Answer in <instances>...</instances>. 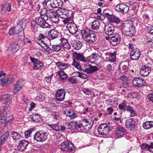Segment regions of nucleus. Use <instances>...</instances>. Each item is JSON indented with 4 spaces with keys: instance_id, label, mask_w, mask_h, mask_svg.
Wrapping results in <instances>:
<instances>
[{
    "instance_id": "nucleus-1",
    "label": "nucleus",
    "mask_w": 153,
    "mask_h": 153,
    "mask_svg": "<svg viewBox=\"0 0 153 153\" xmlns=\"http://www.w3.org/2000/svg\"><path fill=\"white\" fill-rule=\"evenodd\" d=\"M122 31L126 36L132 37L135 32V27L132 22L129 21L126 22L123 25Z\"/></svg>"
},
{
    "instance_id": "nucleus-2",
    "label": "nucleus",
    "mask_w": 153,
    "mask_h": 153,
    "mask_svg": "<svg viewBox=\"0 0 153 153\" xmlns=\"http://www.w3.org/2000/svg\"><path fill=\"white\" fill-rule=\"evenodd\" d=\"M82 38L88 43H91L95 41V34L87 29L82 30L81 31Z\"/></svg>"
},
{
    "instance_id": "nucleus-3",
    "label": "nucleus",
    "mask_w": 153,
    "mask_h": 153,
    "mask_svg": "<svg viewBox=\"0 0 153 153\" xmlns=\"http://www.w3.org/2000/svg\"><path fill=\"white\" fill-rule=\"evenodd\" d=\"M70 11L68 10L62 9L61 10H59L58 15L59 17L62 19V21L65 24H67L69 22L72 21L73 17L72 15H69Z\"/></svg>"
},
{
    "instance_id": "nucleus-4",
    "label": "nucleus",
    "mask_w": 153,
    "mask_h": 153,
    "mask_svg": "<svg viewBox=\"0 0 153 153\" xmlns=\"http://www.w3.org/2000/svg\"><path fill=\"white\" fill-rule=\"evenodd\" d=\"M94 122L91 119H84L82 120L81 124L78 126L86 131H88L91 128Z\"/></svg>"
},
{
    "instance_id": "nucleus-5",
    "label": "nucleus",
    "mask_w": 153,
    "mask_h": 153,
    "mask_svg": "<svg viewBox=\"0 0 153 153\" xmlns=\"http://www.w3.org/2000/svg\"><path fill=\"white\" fill-rule=\"evenodd\" d=\"M48 133L44 131H39L35 134L34 136V139L38 142H43L48 138Z\"/></svg>"
},
{
    "instance_id": "nucleus-6",
    "label": "nucleus",
    "mask_w": 153,
    "mask_h": 153,
    "mask_svg": "<svg viewBox=\"0 0 153 153\" xmlns=\"http://www.w3.org/2000/svg\"><path fill=\"white\" fill-rule=\"evenodd\" d=\"M132 83L134 87L140 88L145 85L146 82L144 79L136 77L132 79Z\"/></svg>"
},
{
    "instance_id": "nucleus-7",
    "label": "nucleus",
    "mask_w": 153,
    "mask_h": 153,
    "mask_svg": "<svg viewBox=\"0 0 153 153\" xmlns=\"http://www.w3.org/2000/svg\"><path fill=\"white\" fill-rule=\"evenodd\" d=\"M23 23V20H21L18 22L17 23V25L14 26L16 29L18 31L19 35V39L20 40H23L25 38V34L24 31V29L23 28L22 25Z\"/></svg>"
},
{
    "instance_id": "nucleus-8",
    "label": "nucleus",
    "mask_w": 153,
    "mask_h": 153,
    "mask_svg": "<svg viewBox=\"0 0 153 153\" xmlns=\"http://www.w3.org/2000/svg\"><path fill=\"white\" fill-rule=\"evenodd\" d=\"M61 146L62 150L68 152L72 151L74 149V145L71 142H64L61 144Z\"/></svg>"
},
{
    "instance_id": "nucleus-9",
    "label": "nucleus",
    "mask_w": 153,
    "mask_h": 153,
    "mask_svg": "<svg viewBox=\"0 0 153 153\" xmlns=\"http://www.w3.org/2000/svg\"><path fill=\"white\" fill-rule=\"evenodd\" d=\"M98 131L99 134L103 135L108 134L110 130L106 124H102L98 127Z\"/></svg>"
},
{
    "instance_id": "nucleus-10",
    "label": "nucleus",
    "mask_w": 153,
    "mask_h": 153,
    "mask_svg": "<svg viewBox=\"0 0 153 153\" xmlns=\"http://www.w3.org/2000/svg\"><path fill=\"white\" fill-rule=\"evenodd\" d=\"M140 54L141 52L140 50L136 48L131 50L130 56L132 60H137L140 58Z\"/></svg>"
},
{
    "instance_id": "nucleus-11",
    "label": "nucleus",
    "mask_w": 153,
    "mask_h": 153,
    "mask_svg": "<svg viewBox=\"0 0 153 153\" xmlns=\"http://www.w3.org/2000/svg\"><path fill=\"white\" fill-rule=\"evenodd\" d=\"M65 93V90L64 89H61L58 90L55 94L57 100L59 101H62L64 100Z\"/></svg>"
},
{
    "instance_id": "nucleus-12",
    "label": "nucleus",
    "mask_w": 153,
    "mask_h": 153,
    "mask_svg": "<svg viewBox=\"0 0 153 153\" xmlns=\"http://www.w3.org/2000/svg\"><path fill=\"white\" fill-rule=\"evenodd\" d=\"M73 19L70 22H68L67 24V27L70 33L74 34L77 31V28L76 25L73 22Z\"/></svg>"
},
{
    "instance_id": "nucleus-13",
    "label": "nucleus",
    "mask_w": 153,
    "mask_h": 153,
    "mask_svg": "<svg viewBox=\"0 0 153 153\" xmlns=\"http://www.w3.org/2000/svg\"><path fill=\"white\" fill-rule=\"evenodd\" d=\"M30 59L32 62L34 64L33 67V69L37 70L41 69L43 67L42 63L39 61L38 59L30 57Z\"/></svg>"
},
{
    "instance_id": "nucleus-14",
    "label": "nucleus",
    "mask_w": 153,
    "mask_h": 153,
    "mask_svg": "<svg viewBox=\"0 0 153 153\" xmlns=\"http://www.w3.org/2000/svg\"><path fill=\"white\" fill-rule=\"evenodd\" d=\"M101 56L97 53H92L88 57V59L89 62L91 63H94L98 62L101 59Z\"/></svg>"
},
{
    "instance_id": "nucleus-15",
    "label": "nucleus",
    "mask_w": 153,
    "mask_h": 153,
    "mask_svg": "<svg viewBox=\"0 0 153 153\" xmlns=\"http://www.w3.org/2000/svg\"><path fill=\"white\" fill-rule=\"evenodd\" d=\"M59 36L58 32L55 29L50 30L48 32L47 38L49 40H52L56 38Z\"/></svg>"
},
{
    "instance_id": "nucleus-16",
    "label": "nucleus",
    "mask_w": 153,
    "mask_h": 153,
    "mask_svg": "<svg viewBox=\"0 0 153 153\" xmlns=\"http://www.w3.org/2000/svg\"><path fill=\"white\" fill-rule=\"evenodd\" d=\"M44 20L43 18L42 17H38L36 19V23L42 28H48L50 25Z\"/></svg>"
},
{
    "instance_id": "nucleus-17",
    "label": "nucleus",
    "mask_w": 153,
    "mask_h": 153,
    "mask_svg": "<svg viewBox=\"0 0 153 153\" xmlns=\"http://www.w3.org/2000/svg\"><path fill=\"white\" fill-rule=\"evenodd\" d=\"M115 10L118 12L126 13L128 11L129 8L126 5L121 4L117 5L115 7Z\"/></svg>"
},
{
    "instance_id": "nucleus-18",
    "label": "nucleus",
    "mask_w": 153,
    "mask_h": 153,
    "mask_svg": "<svg viewBox=\"0 0 153 153\" xmlns=\"http://www.w3.org/2000/svg\"><path fill=\"white\" fill-rule=\"evenodd\" d=\"M28 144V142L25 140H21L19 143L17 148L20 151L25 152L26 150Z\"/></svg>"
},
{
    "instance_id": "nucleus-19",
    "label": "nucleus",
    "mask_w": 153,
    "mask_h": 153,
    "mask_svg": "<svg viewBox=\"0 0 153 153\" xmlns=\"http://www.w3.org/2000/svg\"><path fill=\"white\" fill-rule=\"evenodd\" d=\"M63 1L65 2V0H51L50 5L53 8H57L61 7L63 4Z\"/></svg>"
},
{
    "instance_id": "nucleus-20",
    "label": "nucleus",
    "mask_w": 153,
    "mask_h": 153,
    "mask_svg": "<svg viewBox=\"0 0 153 153\" xmlns=\"http://www.w3.org/2000/svg\"><path fill=\"white\" fill-rule=\"evenodd\" d=\"M135 122L134 119H129L125 122V125L126 127L133 131L135 128Z\"/></svg>"
},
{
    "instance_id": "nucleus-21",
    "label": "nucleus",
    "mask_w": 153,
    "mask_h": 153,
    "mask_svg": "<svg viewBox=\"0 0 153 153\" xmlns=\"http://www.w3.org/2000/svg\"><path fill=\"white\" fill-rule=\"evenodd\" d=\"M120 40V37L118 34H113V36L111 38V42L114 46L119 44Z\"/></svg>"
},
{
    "instance_id": "nucleus-22",
    "label": "nucleus",
    "mask_w": 153,
    "mask_h": 153,
    "mask_svg": "<svg viewBox=\"0 0 153 153\" xmlns=\"http://www.w3.org/2000/svg\"><path fill=\"white\" fill-rule=\"evenodd\" d=\"M150 71L151 69L150 67L143 65L140 70V74L142 76H146L149 74Z\"/></svg>"
},
{
    "instance_id": "nucleus-23",
    "label": "nucleus",
    "mask_w": 153,
    "mask_h": 153,
    "mask_svg": "<svg viewBox=\"0 0 153 153\" xmlns=\"http://www.w3.org/2000/svg\"><path fill=\"white\" fill-rule=\"evenodd\" d=\"M114 27L111 25H105L104 31L107 35L110 36L113 33L114 31Z\"/></svg>"
},
{
    "instance_id": "nucleus-24",
    "label": "nucleus",
    "mask_w": 153,
    "mask_h": 153,
    "mask_svg": "<svg viewBox=\"0 0 153 153\" xmlns=\"http://www.w3.org/2000/svg\"><path fill=\"white\" fill-rule=\"evenodd\" d=\"M51 12L50 11H48L47 9L45 8H44L40 11V14L41 17L43 18V19L45 21H47L48 19V13Z\"/></svg>"
},
{
    "instance_id": "nucleus-25",
    "label": "nucleus",
    "mask_w": 153,
    "mask_h": 153,
    "mask_svg": "<svg viewBox=\"0 0 153 153\" xmlns=\"http://www.w3.org/2000/svg\"><path fill=\"white\" fill-rule=\"evenodd\" d=\"M6 110V109L5 108H3L0 113V121L2 123L7 122L9 121L6 118L7 113Z\"/></svg>"
},
{
    "instance_id": "nucleus-26",
    "label": "nucleus",
    "mask_w": 153,
    "mask_h": 153,
    "mask_svg": "<svg viewBox=\"0 0 153 153\" xmlns=\"http://www.w3.org/2000/svg\"><path fill=\"white\" fill-rule=\"evenodd\" d=\"M49 18L55 24H57L59 22V19L58 16L54 14L53 12H50L48 13Z\"/></svg>"
},
{
    "instance_id": "nucleus-27",
    "label": "nucleus",
    "mask_w": 153,
    "mask_h": 153,
    "mask_svg": "<svg viewBox=\"0 0 153 153\" xmlns=\"http://www.w3.org/2000/svg\"><path fill=\"white\" fill-rule=\"evenodd\" d=\"M141 148L143 150L153 153V142L150 143L149 145L143 144L141 146Z\"/></svg>"
},
{
    "instance_id": "nucleus-28",
    "label": "nucleus",
    "mask_w": 153,
    "mask_h": 153,
    "mask_svg": "<svg viewBox=\"0 0 153 153\" xmlns=\"http://www.w3.org/2000/svg\"><path fill=\"white\" fill-rule=\"evenodd\" d=\"M116 130L117 135L119 137H123L124 135L126 134L125 129L122 127L117 128Z\"/></svg>"
},
{
    "instance_id": "nucleus-29",
    "label": "nucleus",
    "mask_w": 153,
    "mask_h": 153,
    "mask_svg": "<svg viewBox=\"0 0 153 153\" xmlns=\"http://www.w3.org/2000/svg\"><path fill=\"white\" fill-rule=\"evenodd\" d=\"M56 65L58 68L63 70L69 68L70 67V66L68 64L59 62L56 63Z\"/></svg>"
},
{
    "instance_id": "nucleus-30",
    "label": "nucleus",
    "mask_w": 153,
    "mask_h": 153,
    "mask_svg": "<svg viewBox=\"0 0 153 153\" xmlns=\"http://www.w3.org/2000/svg\"><path fill=\"white\" fill-rule=\"evenodd\" d=\"M100 26V22L98 20H96L92 22L91 25L92 29L97 31L99 30Z\"/></svg>"
},
{
    "instance_id": "nucleus-31",
    "label": "nucleus",
    "mask_w": 153,
    "mask_h": 153,
    "mask_svg": "<svg viewBox=\"0 0 153 153\" xmlns=\"http://www.w3.org/2000/svg\"><path fill=\"white\" fill-rule=\"evenodd\" d=\"M22 87L21 82L19 81H17L16 83L14 85L13 88V93L15 94H17L21 89Z\"/></svg>"
},
{
    "instance_id": "nucleus-32",
    "label": "nucleus",
    "mask_w": 153,
    "mask_h": 153,
    "mask_svg": "<svg viewBox=\"0 0 153 153\" xmlns=\"http://www.w3.org/2000/svg\"><path fill=\"white\" fill-rule=\"evenodd\" d=\"M14 80L13 79L8 78H3L1 79V83L3 85H8L13 82Z\"/></svg>"
},
{
    "instance_id": "nucleus-33",
    "label": "nucleus",
    "mask_w": 153,
    "mask_h": 153,
    "mask_svg": "<svg viewBox=\"0 0 153 153\" xmlns=\"http://www.w3.org/2000/svg\"><path fill=\"white\" fill-rule=\"evenodd\" d=\"M62 45L59 44L58 45H52V49H51L49 47H48L47 49L49 52H51V51L52 50H53L57 52L60 51L62 48Z\"/></svg>"
},
{
    "instance_id": "nucleus-34",
    "label": "nucleus",
    "mask_w": 153,
    "mask_h": 153,
    "mask_svg": "<svg viewBox=\"0 0 153 153\" xmlns=\"http://www.w3.org/2000/svg\"><path fill=\"white\" fill-rule=\"evenodd\" d=\"M126 112L129 114L128 116L133 117L136 115V112L135 111L133 108L131 107L130 105L128 106V108Z\"/></svg>"
},
{
    "instance_id": "nucleus-35",
    "label": "nucleus",
    "mask_w": 153,
    "mask_h": 153,
    "mask_svg": "<svg viewBox=\"0 0 153 153\" xmlns=\"http://www.w3.org/2000/svg\"><path fill=\"white\" fill-rule=\"evenodd\" d=\"M11 9V5L8 4H5L2 6L1 13L2 14H4L5 13L6 10L10 11Z\"/></svg>"
},
{
    "instance_id": "nucleus-36",
    "label": "nucleus",
    "mask_w": 153,
    "mask_h": 153,
    "mask_svg": "<svg viewBox=\"0 0 153 153\" xmlns=\"http://www.w3.org/2000/svg\"><path fill=\"white\" fill-rule=\"evenodd\" d=\"M120 71L122 73L127 72L128 70V67L124 62L121 63L119 66Z\"/></svg>"
},
{
    "instance_id": "nucleus-37",
    "label": "nucleus",
    "mask_w": 153,
    "mask_h": 153,
    "mask_svg": "<svg viewBox=\"0 0 153 153\" xmlns=\"http://www.w3.org/2000/svg\"><path fill=\"white\" fill-rule=\"evenodd\" d=\"M74 56L77 60L84 62H86V60L82 54L79 53H75Z\"/></svg>"
},
{
    "instance_id": "nucleus-38",
    "label": "nucleus",
    "mask_w": 153,
    "mask_h": 153,
    "mask_svg": "<svg viewBox=\"0 0 153 153\" xmlns=\"http://www.w3.org/2000/svg\"><path fill=\"white\" fill-rule=\"evenodd\" d=\"M17 41V39L13 40L11 43L12 48L15 52L16 51L19 49V46Z\"/></svg>"
},
{
    "instance_id": "nucleus-39",
    "label": "nucleus",
    "mask_w": 153,
    "mask_h": 153,
    "mask_svg": "<svg viewBox=\"0 0 153 153\" xmlns=\"http://www.w3.org/2000/svg\"><path fill=\"white\" fill-rule=\"evenodd\" d=\"M143 128L146 129H148L153 127V122L152 121H147L143 124Z\"/></svg>"
},
{
    "instance_id": "nucleus-40",
    "label": "nucleus",
    "mask_w": 153,
    "mask_h": 153,
    "mask_svg": "<svg viewBox=\"0 0 153 153\" xmlns=\"http://www.w3.org/2000/svg\"><path fill=\"white\" fill-rule=\"evenodd\" d=\"M9 34L10 35H13L15 34H17L18 35V37L19 39V35L20 34L19 33L18 31L16 29L15 27L14 26L11 28L9 32Z\"/></svg>"
},
{
    "instance_id": "nucleus-41",
    "label": "nucleus",
    "mask_w": 153,
    "mask_h": 153,
    "mask_svg": "<svg viewBox=\"0 0 153 153\" xmlns=\"http://www.w3.org/2000/svg\"><path fill=\"white\" fill-rule=\"evenodd\" d=\"M11 100L10 96L9 94H7L3 96L2 102L4 104H6L10 102Z\"/></svg>"
},
{
    "instance_id": "nucleus-42",
    "label": "nucleus",
    "mask_w": 153,
    "mask_h": 153,
    "mask_svg": "<svg viewBox=\"0 0 153 153\" xmlns=\"http://www.w3.org/2000/svg\"><path fill=\"white\" fill-rule=\"evenodd\" d=\"M116 52H113L110 53L109 54V61L111 62H114L116 60Z\"/></svg>"
},
{
    "instance_id": "nucleus-43",
    "label": "nucleus",
    "mask_w": 153,
    "mask_h": 153,
    "mask_svg": "<svg viewBox=\"0 0 153 153\" xmlns=\"http://www.w3.org/2000/svg\"><path fill=\"white\" fill-rule=\"evenodd\" d=\"M74 48L76 50H79L80 49L82 46V44L79 41L74 42L72 45Z\"/></svg>"
},
{
    "instance_id": "nucleus-44",
    "label": "nucleus",
    "mask_w": 153,
    "mask_h": 153,
    "mask_svg": "<svg viewBox=\"0 0 153 153\" xmlns=\"http://www.w3.org/2000/svg\"><path fill=\"white\" fill-rule=\"evenodd\" d=\"M120 20L115 16L112 15L109 18V21L111 22L119 24L120 22Z\"/></svg>"
},
{
    "instance_id": "nucleus-45",
    "label": "nucleus",
    "mask_w": 153,
    "mask_h": 153,
    "mask_svg": "<svg viewBox=\"0 0 153 153\" xmlns=\"http://www.w3.org/2000/svg\"><path fill=\"white\" fill-rule=\"evenodd\" d=\"M58 74L60 78L62 80H65L67 77V74L63 71H58Z\"/></svg>"
},
{
    "instance_id": "nucleus-46",
    "label": "nucleus",
    "mask_w": 153,
    "mask_h": 153,
    "mask_svg": "<svg viewBox=\"0 0 153 153\" xmlns=\"http://www.w3.org/2000/svg\"><path fill=\"white\" fill-rule=\"evenodd\" d=\"M48 126L54 131H60V129L59 128V126L58 124H53L52 125L48 124Z\"/></svg>"
},
{
    "instance_id": "nucleus-47",
    "label": "nucleus",
    "mask_w": 153,
    "mask_h": 153,
    "mask_svg": "<svg viewBox=\"0 0 153 153\" xmlns=\"http://www.w3.org/2000/svg\"><path fill=\"white\" fill-rule=\"evenodd\" d=\"M12 135L13 138L15 140H18L21 139V135L17 132H13Z\"/></svg>"
},
{
    "instance_id": "nucleus-48",
    "label": "nucleus",
    "mask_w": 153,
    "mask_h": 153,
    "mask_svg": "<svg viewBox=\"0 0 153 153\" xmlns=\"http://www.w3.org/2000/svg\"><path fill=\"white\" fill-rule=\"evenodd\" d=\"M34 128H30L25 132V136L26 138L30 137L32 132L33 131Z\"/></svg>"
},
{
    "instance_id": "nucleus-49",
    "label": "nucleus",
    "mask_w": 153,
    "mask_h": 153,
    "mask_svg": "<svg viewBox=\"0 0 153 153\" xmlns=\"http://www.w3.org/2000/svg\"><path fill=\"white\" fill-rule=\"evenodd\" d=\"M9 136V132H6L1 136L0 137V139L2 140L3 142H4L8 139Z\"/></svg>"
},
{
    "instance_id": "nucleus-50",
    "label": "nucleus",
    "mask_w": 153,
    "mask_h": 153,
    "mask_svg": "<svg viewBox=\"0 0 153 153\" xmlns=\"http://www.w3.org/2000/svg\"><path fill=\"white\" fill-rule=\"evenodd\" d=\"M71 65L74 66L75 67L77 68L79 70H80L81 69L80 65L76 61L75 59H73Z\"/></svg>"
},
{
    "instance_id": "nucleus-51",
    "label": "nucleus",
    "mask_w": 153,
    "mask_h": 153,
    "mask_svg": "<svg viewBox=\"0 0 153 153\" xmlns=\"http://www.w3.org/2000/svg\"><path fill=\"white\" fill-rule=\"evenodd\" d=\"M119 108L120 110L125 111L126 112L128 108V106H127L123 102L119 105Z\"/></svg>"
},
{
    "instance_id": "nucleus-52",
    "label": "nucleus",
    "mask_w": 153,
    "mask_h": 153,
    "mask_svg": "<svg viewBox=\"0 0 153 153\" xmlns=\"http://www.w3.org/2000/svg\"><path fill=\"white\" fill-rule=\"evenodd\" d=\"M77 73L78 74V75H77L78 77L83 78L84 79H87L88 77V76L84 73L79 72H77Z\"/></svg>"
},
{
    "instance_id": "nucleus-53",
    "label": "nucleus",
    "mask_w": 153,
    "mask_h": 153,
    "mask_svg": "<svg viewBox=\"0 0 153 153\" xmlns=\"http://www.w3.org/2000/svg\"><path fill=\"white\" fill-rule=\"evenodd\" d=\"M71 112L68 116L71 119H74L77 117L76 113L74 112L73 110L71 111Z\"/></svg>"
},
{
    "instance_id": "nucleus-54",
    "label": "nucleus",
    "mask_w": 153,
    "mask_h": 153,
    "mask_svg": "<svg viewBox=\"0 0 153 153\" xmlns=\"http://www.w3.org/2000/svg\"><path fill=\"white\" fill-rule=\"evenodd\" d=\"M90 66L92 73H94L99 70V68L96 66H92L91 65H88Z\"/></svg>"
},
{
    "instance_id": "nucleus-55",
    "label": "nucleus",
    "mask_w": 153,
    "mask_h": 153,
    "mask_svg": "<svg viewBox=\"0 0 153 153\" xmlns=\"http://www.w3.org/2000/svg\"><path fill=\"white\" fill-rule=\"evenodd\" d=\"M33 9H34L36 11H39L40 9V6L38 2H36L34 5L33 6Z\"/></svg>"
},
{
    "instance_id": "nucleus-56",
    "label": "nucleus",
    "mask_w": 153,
    "mask_h": 153,
    "mask_svg": "<svg viewBox=\"0 0 153 153\" xmlns=\"http://www.w3.org/2000/svg\"><path fill=\"white\" fill-rule=\"evenodd\" d=\"M46 37H47V36H46L44 34L41 33L39 34L38 37V39L39 40H41L42 42L44 43V42L42 40V39H45Z\"/></svg>"
},
{
    "instance_id": "nucleus-57",
    "label": "nucleus",
    "mask_w": 153,
    "mask_h": 153,
    "mask_svg": "<svg viewBox=\"0 0 153 153\" xmlns=\"http://www.w3.org/2000/svg\"><path fill=\"white\" fill-rule=\"evenodd\" d=\"M71 123L72 124H71V126H72V128H77V129H78L79 128H81V127L78 126L79 125L78 124L76 123L71 122Z\"/></svg>"
},
{
    "instance_id": "nucleus-58",
    "label": "nucleus",
    "mask_w": 153,
    "mask_h": 153,
    "mask_svg": "<svg viewBox=\"0 0 153 153\" xmlns=\"http://www.w3.org/2000/svg\"><path fill=\"white\" fill-rule=\"evenodd\" d=\"M62 45V47L64 48L65 51L68 50L71 48V45L68 42Z\"/></svg>"
},
{
    "instance_id": "nucleus-59",
    "label": "nucleus",
    "mask_w": 153,
    "mask_h": 153,
    "mask_svg": "<svg viewBox=\"0 0 153 153\" xmlns=\"http://www.w3.org/2000/svg\"><path fill=\"white\" fill-rule=\"evenodd\" d=\"M68 81L72 83H76L77 82L76 79L74 77H70Z\"/></svg>"
},
{
    "instance_id": "nucleus-60",
    "label": "nucleus",
    "mask_w": 153,
    "mask_h": 153,
    "mask_svg": "<svg viewBox=\"0 0 153 153\" xmlns=\"http://www.w3.org/2000/svg\"><path fill=\"white\" fill-rule=\"evenodd\" d=\"M83 71L88 74H91L92 73L90 66H89L88 68L83 69Z\"/></svg>"
},
{
    "instance_id": "nucleus-61",
    "label": "nucleus",
    "mask_w": 153,
    "mask_h": 153,
    "mask_svg": "<svg viewBox=\"0 0 153 153\" xmlns=\"http://www.w3.org/2000/svg\"><path fill=\"white\" fill-rule=\"evenodd\" d=\"M82 91L85 94L87 95H89L91 94V91L88 89L84 88Z\"/></svg>"
},
{
    "instance_id": "nucleus-62",
    "label": "nucleus",
    "mask_w": 153,
    "mask_h": 153,
    "mask_svg": "<svg viewBox=\"0 0 153 153\" xmlns=\"http://www.w3.org/2000/svg\"><path fill=\"white\" fill-rule=\"evenodd\" d=\"M72 110L71 109H65L64 111H63V113L68 116L69 114L71 112V111Z\"/></svg>"
},
{
    "instance_id": "nucleus-63",
    "label": "nucleus",
    "mask_w": 153,
    "mask_h": 153,
    "mask_svg": "<svg viewBox=\"0 0 153 153\" xmlns=\"http://www.w3.org/2000/svg\"><path fill=\"white\" fill-rule=\"evenodd\" d=\"M131 96L133 98H137L138 96V94L136 92H133L131 94Z\"/></svg>"
},
{
    "instance_id": "nucleus-64",
    "label": "nucleus",
    "mask_w": 153,
    "mask_h": 153,
    "mask_svg": "<svg viewBox=\"0 0 153 153\" xmlns=\"http://www.w3.org/2000/svg\"><path fill=\"white\" fill-rule=\"evenodd\" d=\"M148 99L153 103V94L151 93L148 95Z\"/></svg>"
}]
</instances>
